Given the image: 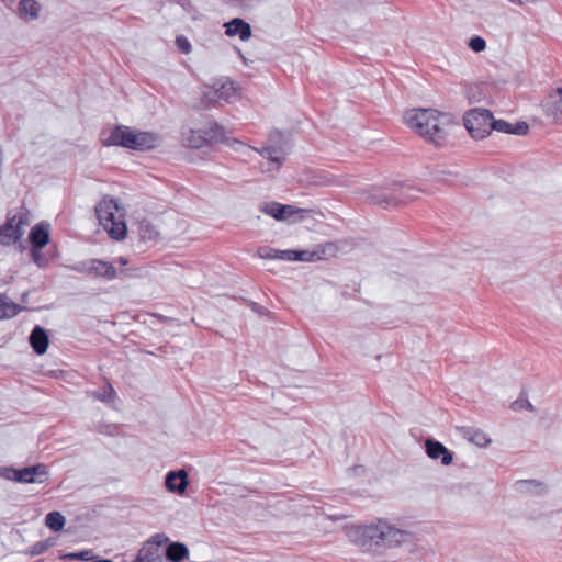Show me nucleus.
Returning <instances> with one entry per match:
<instances>
[{"label":"nucleus","mask_w":562,"mask_h":562,"mask_svg":"<svg viewBox=\"0 0 562 562\" xmlns=\"http://www.w3.org/2000/svg\"><path fill=\"white\" fill-rule=\"evenodd\" d=\"M405 124L426 140L442 146L448 137L449 116L435 109H413L404 115Z\"/></svg>","instance_id":"f257e3e1"},{"label":"nucleus","mask_w":562,"mask_h":562,"mask_svg":"<svg viewBox=\"0 0 562 562\" xmlns=\"http://www.w3.org/2000/svg\"><path fill=\"white\" fill-rule=\"evenodd\" d=\"M409 537L406 531L396 529L381 519L376 524L357 526L351 532L352 541L363 551L382 546H397L407 541Z\"/></svg>","instance_id":"f03ea898"},{"label":"nucleus","mask_w":562,"mask_h":562,"mask_svg":"<svg viewBox=\"0 0 562 562\" xmlns=\"http://www.w3.org/2000/svg\"><path fill=\"white\" fill-rule=\"evenodd\" d=\"M160 137L157 133L134 131L125 125H116L104 146H120L132 150H150L158 145Z\"/></svg>","instance_id":"7ed1b4c3"},{"label":"nucleus","mask_w":562,"mask_h":562,"mask_svg":"<svg viewBox=\"0 0 562 562\" xmlns=\"http://www.w3.org/2000/svg\"><path fill=\"white\" fill-rule=\"evenodd\" d=\"M119 203L115 199H103L95 206V214L100 225L108 232L114 240L125 238L127 227L124 221L116 218Z\"/></svg>","instance_id":"20e7f679"},{"label":"nucleus","mask_w":562,"mask_h":562,"mask_svg":"<svg viewBox=\"0 0 562 562\" xmlns=\"http://www.w3.org/2000/svg\"><path fill=\"white\" fill-rule=\"evenodd\" d=\"M339 246L334 241L315 245L312 250H283V260L315 262L337 257Z\"/></svg>","instance_id":"39448f33"},{"label":"nucleus","mask_w":562,"mask_h":562,"mask_svg":"<svg viewBox=\"0 0 562 562\" xmlns=\"http://www.w3.org/2000/svg\"><path fill=\"white\" fill-rule=\"evenodd\" d=\"M463 123L473 138L483 139L493 131V115L486 109L475 108L463 116Z\"/></svg>","instance_id":"423d86ee"},{"label":"nucleus","mask_w":562,"mask_h":562,"mask_svg":"<svg viewBox=\"0 0 562 562\" xmlns=\"http://www.w3.org/2000/svg\"><path fill=\"white\" fill-rule=\"evenodd\" d=\"M72 270L105 280H114L124 273L123 270L119 272L113 263L101 259H90L79 262L72 267Z\"/></svg>","instance_id":"0eeeda50"},{"label":"nucleus","mask_w":562,"mask_h":562,"mask_svg":"<svg viewBox=\"0 0 562 562\" xmlns=\"http://www.w3.org/2000/svg\"><path fill=\"white\" fill-rule=\"evenodd\" d=\"M236 89L234 82L226 80L223 82H215L213 87L205 89L202 95V103L205 108H210L221 101L229 102L232 97L235 95Z\"/></svg>","instance_id":"6e6552de"},{"label":"nucleus","mask_w":562,"mask_h":562,"mask_svg":"<svg viewBox=\"0 0 562 562\" xmlns=\"http://www.w3.org/2000/svg\"><path fill=\"white\" fill-rule=\"evenodd\" d=\"M189 485L188 473L181 469L166 474L165 486L169 492L183 494Z\"/></svg>","instance_id":"1a4fd4ad"},{"label":"nucleus","mask_w":562,"mask_h":562,"mask_svg":"<svg viewBox=\"0 0 562 562\" xmlns=\"http://www.w3.org/2000/svg\"><path fill=\"white\" fill-rule=\"evenodd\" d=\"M225 34L228 37L238 36L241 41H248L252 35L251 26L240 18H234L224 24Z\"/></svg>","instance_id":"9d476101"},{"label":"nucleus","mask_w":562,"mask_h":562,"mask_svg":"<svg viewBox=\"0 0 562 562\" xmlns=\"http://www.w3.org/2000/svg\"><path fill=\"white\" fill-rule=\"evenodd\" d=\"M14 218L11 217V212L7 214V221L0 226V245L10 246L18 243L24 234V231H19L13 226Z\"/></svg>","instance_id":"9b49d317"},{"label":"nucleus","mask_w":562,"mask_h":562,"mask_svg":"<svg viewBox=\"0 0 562 562\" xmlns=\"http://www.w3.org/2000/svg\"><path fill=\"white\" fill-rule=\"evenodd\" d=\"M425 448L429 458L434 460L441 459V463L445 465L452 463V453L441 442L434 439H427L425 441Z\"/></svg>","instance_id":"f8f14e48"},{"label":"nucleus","mask_w":562,"mask_h":562,"mask_svg":"<svg viewBox=\"0 0 562 562\" xmlns=\"http://www.w3.org/2000/svg\"><path fill=\"white\" fill-rule=\"evenodd\" d=\"M29 240L33 248H44L50 240L49 224L41 222L31 228Z\"/></svg>","instance_id":"ddd939ff"},{"label":"nucleus","mask_w":562,"mask_h":562,"mask_svg":"<svg viewBox=\"0 0 562 562\" xmlns=\"http://www.w3.org/2000/svg\"><path fill=\"white\" fill-rule=\"evenodd\" d=\"M314 211L311 209L296 207L294 205L283 204V223L296 224L312 218Z\"/></svg>","instance_id":"4468645a"},{"label":"nucleus","mask_w":562,"mask_h":562,"mask_svg":"<svg viewBox=\"0 0 562 562\" xmlns=\"http://www.w3.org/2000/svg\"><path fill=\"white\" fill-rule=\"evenodd\" d=\"M29 341L31 347L33 348L34 352L37 355H44L48 348L49 339L46 330L40 326L36 325L29 337Z\"/></svg>","instance_id":"2eb2a0df"},{"label":"nucleus","mask_w":562,"mask_h":562,"mask_svg":"<svg viewBox=\"0 0 562 562\" xmlns=\"http://www.w3.org/2000/svg\"><path fill=\"white\" fill-rule=\"evenodd\" d=\"M160 546L161 540L159 542L147 541L133 562H162L159 553Z\"/></svg>","instance_id":"dca6fc26"},{"label":"nucleus","mask_w":562,"mask_h":562,"mask_svg":"<svg viewBox=\"0 0 562 562\" xmlns=\"http://www.w3.org/2000/svg\"><path fill=\"white\" fill-rule=\"evenodd\" d=\"M0 472L5 479L13 480L20 483H42L44 481L43 479H36L31 476L29 467L18 470L13 468H3L0 469Z\"/></svg>","instance_id":"f3484780"},{"label":"nucleus","mask_w":562,"mask_h":562,"mask_svg":"<svg viewBox=\"0 0 562 562\" xmlns=\"http://www.w3.org/2000/svg\"><path fill=\"white\" fill-rule=\"evenodd\" d=\"M493 130L497 132L506 133V134H516L521 135L526 134L528 131V125L525 122L517 123L513 125L512 123L504 120H494L493 119Z\"/></svg>","instance_id":"a211bd4d"},{"label":"nucleus","mask_w":562,"mask_h":562,"mask_svg":"<svg viewBox=\"0 0 562 562\" xmlns=\"http://www.w3.org/2000/svg\"><path fill=\"white\" fill-rule=\"evenodd\" d=\"M165 555L170 562H181L189 557V550L182 542H171L167 546Z\"/></svg>","instance_id":"6ab92c4d"},{"label":"nucleus","mask_w":562,"mask_h":562,"mask_svg":"<svg viewBox=\"0 0 562 562\" xmlns=\"http://www.w3.org/2000/svg\"><path fill=\"white\" fill-rule=\"evenodd\" d=\"M462 435L468 441L479 447H486L491 442V439L488 438L487 434H485L480 428L464 427L462 429Z\"/></svg>","instance_id":"aec40b11"},{"label":"nucleus","mask_w":562,"mask_h":562,"mask_svg":"<svg viewBox=\"0 0 562 562\" xmlns=\"http://www.w3.org/2000/svg\"><path fill=\"white\" fill-rule=\"evenodd\" d=\"M18 12L22 19L34 20L38 16L40 4L35 0H21Z\"/></svg>","instance_id":"412c9836"},{"label":"nucleus","mask_w":562,"mask_h":562,"mask_svg":"<svg viewBox=\"0 0 562 562\" xmlns=\"http://www.w3.org/2000/svg\"><path fill=\"white\" fill-rule=\"evenodd\" d=\"M259 151L265 158L269 160V167L267 171H278L281 166L280 148L276 146H263Z\"/></svg>","instance_id":"4be33fe9"},{"label":"nucleus","mask_w":562,"mask_h":562,"mask_svg":"<svg viewBox=\"0 0 562 562\" xmlns=\"http://www.w3.org/2000/svg\"><path fill=\"white\" fill-rule=\"evenodd\" d=\"M202 133L206 145L224 140V128L216 122L210 123L206 127L202 128Z\"/></svg>","instance_id":"5701e85b"},{"label":"nucleus","mask_w":562,"mask_h":562,"mask_svg":"<svg viewBox=\"0 0 562 562\" xmlns=\"http://www.w3.org/2000/svg\"><path fill=\"white\" fill-rule=\"evenodd\" d=\"M21 310L22 307L19 304L10 301L7 295L0 294V319L13 317Z\"/></svg>","instance_id":"b1692460"},{"label":"nucleus","mask_w":562,"mask_h":562,"mask_svg":"<svg viewBox=\"0 0 562 562\" xmlns=\"http://www.w3.org/2000/svg\"><path fill=\"white\" fill-rule=\"evenodd\" d=\"M548 111L549 115H551L555 122L562 123V88L555 90V94L552 95Z\"/></svg>","instance_id":"393cba45"},{"label":"nucleus","mask_w":562,"mask_h":562,"mask_svg":"<svg viewBox=\"0 0 562 562\" xmlns=\"http://www.w3.org/2000/svg\"><path fill=\"white\" fill-rule=\"evenodd\" d=\"M308 182L315 186H330L335 184L337 181L335 176L328 171L315 170L312 172V177L308 179Z\"/></svg>","instance_id":"a878e982"},{"label":"nucleus","mask_w":562,"mask_h":562,"mask_svg":"<svg viewBox=\"0 0 562 562\" xmlns=\"http://www.w3.org/2000/svg\"><path fill=\"white\" fill-rule=\"evenodd\" d=\"M66 524L65 517L59 512H49L45 517V525L53 531H60Z\"/></svg>","instance_id":"bb28decb"},{"label":"nucleus","mask_w":562,"mask_h":562,"mask_svg":"<svg viewBox=\"0 0 562 562\" xmlns=\"http://www.w3.org/2000/svg\"><path fill=\"white\" fill-rule=\"evenodd\" d=\"M205 139L206 138L203 136L202 128L190 130L188 135L184 137L187 145L196 149L206 145Z\"/></svg>","instance_id":"cd10ccee"},{"label":"nucleus","mask_w":562,"mask_h":562,"mask_svg":"<svg viewBox=\"0 0 562 562\" xmlns=\"http://www.w3.org/2000/svg\"><path fill=\"white\" fill-rule=\"evenodd\" d=\"M11 217L14 218L13 226H16L19 231H23V227L31 223V212L24 206H21L15 213L11 212Z\"/></svg>","instance_id":"c85d7f7f"},{"label":"nucleus","mask_w":562,"mask_h":562,"mask_svg":"<svg viewBox=\"0 0 562 562\" xmlns=\"http://www.w3.org/2000/svg\"><path fill=\"white\" fill-rule=\"evenodd\" d=\"M139 236L143 240H156L159 233L150 222L143 221L139 224Z\"/></svg>","instance_id":"c756f323"},{"label":"nucleus","mask_w":562,"mask_h":562,"mask_svg":"<svg viewBox=\"0 0 562 562\" xmlns=\"http://www.w3.org/2000/svg\"><path fill=\"white\" fill-rule=\"evenodd\" d=\"M92 394H93V397H95L104 403H111L116 397V392L110 383H106V385L102 389V391L93 392Z\"/></svg>","instance_id":"7c9ffc66"},{"label":"nucleus","mask_w":562,"mask_h":562,"mask_svg":"<svg viewBox=\"0 0 562 562\" xmlns=\"http://www.w3.org/2000/svg\"><path fill=\"white\" fill-rule=\"evenodd\" d=\"M260 210L265 212L266 214L270 215L277 221H281V203L278 202H270V203H263L260 206Z\"/></svg>","instance_id":"2f4dec72"},{"label":"nucleus","mask_w":562,"mask_h":562,"mask_svg":"<svg viewBox=\"0 0 562 562\" xmlns=\"http://www.w3.org/2000/svg\"><path fill=\"white\" fill-rule=\"evenodd\" d=\"M52 546L53 543L50 542L49 539L37 541L27 549V554L31 557L40 555L46 552Z\"/></svg>","instance_id":"473e14b6"},{"label":"nucleus","mask_w":562,"mask_h":562,"mask_svg":"<svg viewBox=\"0 0 562 562\" xmlns=\"http://www.w3.org/2000/svg\"><path fill=\"white\" fill-rule=\"evenodd\" d=\"M257 254L262 259H279L281 258V250L271 248L269 246H260Z\"/></svg>","instance_id":"72a5a7b5"},{"label":"nucleus","mask_w":562,"mask_h":562,"mask_svg":"<svg viewBox=\"0 0 562 562\" xmlns=\"http://www.w3.org/2000/svg\"><path fill=\"white\" fill-rule=\"evenodd\" d=\"M43 248H33L31 247V258L34 263H36L37 267L43 268L47 266L48 259L47 257L42 252Z\"/></svg>","instance_id":"f704fd0d"},{"label":"nucleus","mask_w":562,"mask_h":562,"mask_svg":"<svg viewBox=\"0 0 562 562\" xmlns=\"http://www.w3.org/2000/svg\"><path fill=\"white\" fill-rule=\"evenodd\" d=\"M69 560L90 561L93 559L92 550H83L79 552H70L64 557Z\"/></svg>","instance_id":"c9c22d12"},{"label":"nucleus","mask_w":562,"mask_h":562,"mask_svg":"<svg viewBox=\"0 0 562 562\" xmlns=\"http://www.w3.org/2000/svg\"><path fill=\"white\" fill-rule=\"evenodd\" d=\"M30 475L36 479H41V476H47L48 471L45 464L38 463L35 465H30Z\"/></svg>","instance_id":"e433bc0d"},{"label":"nucleus","mask_w":562,"mask_h":562,"mask_svg":"<svg viewBox=\"0 0 562 562\" xmlns=\"http://www.w3.org/2000/svg\"><path fill=\"white\" fill-rule=\"evenodd\" d=\"M176 45L180 52L189 54L191 52V44L184 35H178L176 37Z\"/></svg>","instance_id":"4c0bfd02"},{"label":"nucleus","mask_w":562,"mask_h":562,"mask_svg":"<svg viewBox=\"0 0 562 562\" xmlns=\"http://www.w3.org/2000/svg\"><path fill=\"white\" fill-rule=\"evenodd\" d=\"M469 46L472 50L479 53V52H482L485 49L486 43H485L484 38H482L480 36H475L470 40Z\"/></svg>","instance_id":"58836bf2"},{"label":"nucleus","mask_w":562,"mask_h":562,"mask_svg":"<svg viewBox=\"0 0 562 562\" xmlns=\"http://www.w3.org/2000/svg\"><path fill=\"white\" fill-rule=\"evenodd\" d=\"M161 540V544L164 542H166L168 540V538H166L164 535H155L154 537L150 538L149 541H154V542H159Z\"/></svg>","instance_id":"ea45409f"},{"label":"nucleus","mask_w":562,"mask_h":562,"mask_svg":"<svg viewBox=\"0 0 562 562\" xmlns=\"http://www.w3.org/2000/svg\"><path fill=\"white\" fill-rule=\"evenodd\" d=\"M250 307L252 311H255L257 313H261L262 307L258 303L251 302Z\"/></svg>","instance_id":"a19ab883"},{"label":"nucleus","mask_w":562,"mask_h":562,"mask_svg":"<svg viewBox=\"0 0 562 562\" xmlns=\"http://www.w3.org/2000/svg\"><path fill=\"white\" fill-rule=\"evenodd\" d=\"M116 262L120 263L121 266H126L128 263V260L125 257H119L116 259Z\"/></svg>","instance_id":"79ce46f5"},{"label":"nucleus","mask_w":562,"mask_h":562,"mask_svg":"<svg viewBox=\"0 0 562 562\" xmlns=\"http://www.w3.org/2000/svg\"><path fill=\"white\" fill-rule=\"evenodd\" d=\"M509 2L514 3V4H518V5H522L524 3H526L528 0H508Z\"/></svg>","instance_id":"37998d69"},{"label":"nucleus","mask_w":562,"mask_h":562,"mask_svg":"<svg viewBox=\"0 0 562 562\" xmlns=\"http://www.w3.org/2000/svg\"><path fill=\"white\" fill-rule=\"evenodd\" d=\"M91 562H113V561L110 559H95V560L92 559Z\"/></svg>","instance_id":"c03bdc74"},{"label":"nucleus","mask_w":562,"mask_h":562,"mask_svg":"<svg viewBox=\"0 0 562 562\" xmlns=\"http://www.w3.org/2000/svg\"><path fill=\"white\" fill-rule=\"evenodd\" d=\"M19 247L21 251L25 250V246L22 243H20Z\"/></svg>","instance_id":"a18cd8bd"},{"label":"nucleus","mask_w":562,"mask_h":562,"mask_svg":"<svg viewBox=\"0 0 562 562\" xmlns=\"http://www.w3.org/2000/svg\"><path fill=\"white\" fill-rule=\"evenodd\" d=\"M400 203H406V200H401ZM394 204L396 205L398 202H395Z\"/></svg>","instance_id":"49530a36"},{"label":"nucleus","mask_w":562,"mask_h":562,"mask_svg":"<svg viewBox=\"0 0 562 562\" xmlns=\"http://www.w3.org/2000/svg\"><path fill=\"white\" fill-rule=\"evenodd\" d=\"M345 517H346V516H337V517H335V519H342V518H345Z\"/></svg>","instance_id":"de8ad7c7"}]
</instances>
